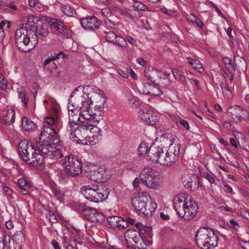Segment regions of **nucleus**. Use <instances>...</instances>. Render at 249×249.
<instances>
[{
    "label": "nucleus",
    "mask_w": 249,
    "mask_h": 249,
    "mask_svg": "<svg viewBox=\"0 0 249 249\" xmlns=\"http://www.w3.org/2000/svg\"><path fill=\"white\" fill-rule=\"evenodd\" d=\"M174 204L177 214L184 220L192 219L197 213V204L192 198H185L183 195L177 196Z\"/></svg>",
    "instance_id": "1"
},
{
    "label": "nucleus",
    "mask_w": 249,
    "mask_h": 249,
    "mask_svg": "<svg viewBox=\"0 0 249 249\" xmlns=\"http://www.w3.org/2000/svg\"><path fill=\"white\" fill-rule=\"evenodd\" d=\"M38 43V36L34 30L20 27L15 32V43L22 52L33 49Z\"/></svg>",
    "instance_id": "2"
},
{
    "label": "nucleus",
    "mask_w": 249,
    "mask_h": 249,
    "mask_svg": "<svg viewBox=\"0 0 249 249\" xmlns=\"http://www.w3.org/2000/svg\"><path fill=\"white\" fill-rule=\"evenodd\" d=\"M39 140L36 142L37 152L41 154L48 155L53 146L58 144L60 140L57 133L53 129L45 127L42 130L39 135Z\"/></svg>",
    "instance_id": "3"
},
{
    "label": "nucleus",
    "mask_w": 249,
    "mask_h": 249,
    "mask_svg": "<svg viewBox=\"0 0 249 249\" xmlns=\"http://www.w3.org/2000/svg\"><path fill=\"white\" fill-rule=\"evenodd\" d=\"M18 149L20 156L27 163L36 166L43 163V156L38 153L35 146L27 140H23L19 142Z\"/></svg>",
    "instance_id": "4"
},
{
    "label": "nucleus",
    "mask_w": 249,
    "mask_h": 249,
    "mask_svg": "<svg viewBox=\"0 0 249 249\" xmlns=\"http://www.w3.org/2000/svg\"><path fill=\"white\" fill-rule=\"evenodd\" d=\"M131 204L140 214L146 217L150 216L157 208L156 203L152 202L150 196L147 193H139L132 197Z\"/></svg>",
    "instance_id": "5"
},
{
    "label": "nucleus",
    "mask_w": 249,
    "mask_h": 249,
    "mask_svg": "<svg viewBox=\"0 0 249 249\" xmlns=\"http://www.w3.org/2000/svg\"><path fill=\"white\" fill-rule=\"evenodd\" d=\"M195 240L201 249H213L217 246L218 238L211 229L200 228L196 234Z\"/></svg>",
    "instance_id": "6"
},
{
    "label": "nucleus",
    "mask_w": 249,
    "mask_h": 249,
    "mask_svg": "<svg viewBox=\"0 0 249 249\" xmlns=\"http://www.w3.org/2000/svg\"><path fill=\"white\" fill-rule=\"evenodd\" d=\"M68 125L67 131L69 132L70 139L76 143L79 141L86 140L88 137H90L89 124L85 122L79 123L78 124Z\"/></svg>",
    "instance_id": "7"
},
{
    "label": "nucleus",
    "mask_w": 249,
    "mask_h": 249,
    "mask_svg": "<svg viewBox=\"0 0 249 249\" xmlns=\"http://www.w3.org/2000/svg\"><path fill=\"white\" fill-rule=\"evenodd\" d=\"M139 178L142 182L147 187L156 189L160 186L161 180L158 173L151 167L142 169Z\"/></svg>",
    "instance_id": "8"
},
{
    "label": "nucleus",
    "mask_w": 249,
    "mask_h": 249,
    "mask_svg": "<svg viewBox=\"0 0 249 249\" xmlns=\"http://www.w3.org/2000/svg\"><path fill=\"white\" fill-rule=\"evenodd\" d=\"M81 192L85 198L92 202H99L106 200L109 194V189H93L88 186L81 188Z\"/></svg>",
    "instance_id": "9"
},
{
    "label": "nucleus",
    "mask_w": 249,
    "mask_h": 249,
    "mask_svg": "<svg viewBox=\"0 0 249 249\" xmlns=\"http://www.w3.org/2000/svg\"><path fill=\"white\" fill-rule=\"evenodd\" d=\"M62 165L71 177H76L82 173V163L74 156L70 155L66 156Z\"/></svg>",
    "instance_id": "10"
},
{
    "label": "nucleus",
    "mask_w": 249,
    "mask_h": 249,
    "mask_svg": "<svg viewBox=\"0 0 249 249\" xmlns=\"http://www.w3.org/2000/svg\"><path fill=\"white\" fill-rule=\"evenodd\" d=\"M170 145L165 154H163V159L161 160L160 164L164 166H171L178 160L180 153V144L172 142V139L169 140Z\"/></svg>",
    "instance_id": "11"
},
{
    "label": "nucleus",
    "mask_w": 249,
    "mask_h": 249,
    "mask_svg": "<svg viewBox=\"0 0 249 249\" xmlns=\"http://www.w3.org/2000/svg\"><path fill=\"white\" fill-rule=\"evenodd\" d=\"M87 176L94 181L104 182L109 178V170L104 166H95L87 172Z\"/></svg>",
    "instance_id": "12"
},
{
    "label": "nucleus",
    "mask_w": 249,
    "mask_h": 249,
    "mask_svg": "<svg viewBox=\"0 0 249 249\" xmlns=\"http://www.w3.org/2000/svg\"><path fill=\"white\" fill-rule=\"evenodd\" d=\"M164 147L162 144H152L148 149V157L149 160L153 162L159 163L163 159L164 152L166 149L163 150Z\"/></svg>",
    "instance_id": "13"
},
{
    "label": "nucleus",
    "mask_w": 249,
    "mask_h": 249,
    "mask_svg": "<svg viewBox=\"0 0 249 249\" xmlns=\"http://www.w3.org/2000/svg\"><path fill=\"white\" fill-rule=\"evenodd\" d=\"M89 107L86 106L82 109H81L80 112V115L81 117V123H83V122H85L88 123L89 124L93 123H99L100 120L102 119V116L101 114L99 115H97L96 113H91L92 111H90L89 109ZM101 114V112H99Z\"/></svg>",
    "instance_id": "14"
},
{
    "label": "nucleus",
    "mask_w": 249,
    "mask_h": 249,
    "mask_svg": "<svg viewBox=\"0 0 249 249\" xmlns=\"http://www.w3.org/2000/svg\"><path fill=\"white\" fill-rule=\"evenodd\" d=\"M228 112L236 123L241 122L243 117L249 115V112L246 109L239 106H230L228 108Z\"/></svg>",
    "instance_id": "15"
},
{
    "label": "nucleus",
    "mask_w": 249,
    "mask_h": 249,
    "mask_svg": "<svg viewBox=\"0 0 249 249\" xmlns=\"http://www.w3.org/2000/svg\"><path fill=\"white\" fill-rule=\"evenodd\" d=\"M182 182L184 186L191 191L197 189L200 186L199 178L194 174H185L182 178Z\"/></svg>",
    "instance_id": "16"
},
{
    "label": "nucleus",
    "mask_w": 249,
    "mask_h": 249,
    "mask_svg": "<svg viewBox=\"0 0 249 249\" xmlns=\"http://www.w3.org/2000/svg\"><path fill=\"white\" fill-rule=\"evenodd\" d=\"M69 100L70 104L72 103L76 108H78L80 110L86 106H89L92 104L91 99L89 98L88 95H86V96L78 94L71 95Z\"/></svg>",
    "instance_id": "17"
},
{
    "label": "nucleus",
    "mask_w": 249,
    "mask_h": 249,
    "mask_svg": "<svg viewBox=\"0 0 249 249\" xmlns=\"http://www.w3.org/2000/svg\"><path fill=\"white\" fill-rule=\"evenodd\" d=\"M80 22L83 28L91 31L98 30L101 25V21L94 16L82 18Z\"/></svg>",
    "instance_id": "18"
},
{
    "label": "nucleus",
    "mask_w": 249,
    "mask_h": 249,
    "mask_svg": "<svg viewBox=\"0 0 249 249\" xmlns=\"http://www.w3.org/2000/svg\"><path fill=\"white\" fill-rule=\"evenodd\" d=\"M79 211L83 213V216L87 219L94 222L97 220L96 214L97 211L95 208L86 206L83 203H80L78 206Z\"/></svg>",
    "instance_id": "19"
},
{
    "label": "nucleus",
    "mask_w": 249,
    "mask_h": 249,
    "mask_svg": "<svg viewBox=\"0 0 249 249\" xmlns=\"http://www.w3.org/2000/svg\"><path fill=\"white\" fill-rule=\"evenodd\" d=\"M44 122L46 125H44L42 130H43L45 127H48L53 129L55 133H57V131L59 130L60 120L58 117H56L55 118L50 116L47 117L44 119Z\"/></svg>",
    "instance_id": "20"
},
{
    "label": "nucleus",
    "mask_w": 249,
    "mask_h": 249,
    "mask_svg": "<svg viewBox=\"0 0 249 249\" xmlns=\"http://www.w3.org/2000/svg\"><path fill=\"white\" fill-rule=\"evenodd\" d=\"M143 92L147 95L160 96L161 91L158 86L149 82H145L143 85Z\"/></svg>",
    "instance_id": "21"
},
{
    "label": "nucleus",
    "mask_w": 249,
    "mask_h": 249,
    "mask_svg": "<svg viewBox=\"0 0 249 249\" xmlns=\"http://www.w3.org/2000/svg\"><path fill=\"white\" fill-rule=\"evenodd\" d=\"M18 183L21 193L24 195L29 194L31 186L24 178L18 179Z\"/></svg>",
    "instance_id": "22"
},
{
    "label": "nucleus",
    "mask_w": 249,
    "mask_h": 249,
    "mask_svg": "<svg viewBox=\"0 0 249 249\" xmlns=\"http://www.w3.org/2000/svg\"><path fill=\"white\" fill-rule=\"evenodd\" d=\"M22 126L23 129L28 132L33 131L36 127L35 123L26 117L22 118Z\"/></svg>",
    "instance_id": "23"
},
{
    "label": "nucleus",
    "mask_w": 249,
    "mask_h": 249,
    "mask_svg": "<svg viewBox=\"0 0 249 249\" xmlns=\"http://www.w3.org/2000/svg\"><path fill=\"white\" fill-rule=\"evenodd\" d=\"M80 110L74 112H69V124L74 126L73 124H78L81 123V117L80 115Z\"/></svg>",
    "instance_id": "24"
},
{
    "label": "nucleus",
    "mask_w": 249,
    "mask_h": 249,
    "mask_svg": "<svg viewBox=\"0 0 249 249\" xmlns=\"http://www.w3.org/2000/svg\"><path fill=\"white\" fill-rule=\"evenodd\" d=\"M15 119V111L14 109H8L3 115V121L6 124H12Z\"/></svg>",
    "instance_id": "25"
},
{
    "label": "nucleus",
    "mask_w": 249,
    "mask_h": 249,
    "mask_svg": "<svg viewBox=\"0 0 249 249\" xmlns=\"http://www.w3.org/2000/svg\"><path fill=\"white\" fill-rule=\"evenodd\" d=\"M49 23L52 27L57 29L59 33H63L64 29V25L63 22L59 19L56 18H51Z\"/></svg>",
    "instance_id": "26"
},
{
    "label": "nucleus",
    "mask_w": 249,
    "mask_h": 249,
    "mask_svg": "<svg viewBox=\"0 0 249 249\" xmlns=\"http://www.w3.org/2000/svg\"><path fill=\"white\" fill-rule=\"evenodd\" d=\"M187 60L194 69L196 70L199 72H202L204 69L202 64L199 61L191 57H187Z\"/></svg>",
    "instance_id": "27"
},
{
    "label": "nucleus",
    "mask_w": 249,
    "mask_h": 249,
    "mask_svg": "<svg viewBox=\"0 0 249 249\" xmlns=\"http://www.w3.org/2000/svg\"><path fill=\"white\" fill-rule=\"evenodd\" d=\"M152 112L151 110L147 108H142L139 112V117L147 124Z\"/></svg>",
    "instance_id": "28"
},
{
    "label": "nucleus",
    "mask_w": 249,
    "mask_h": 249,
    "mask_svg": "<svg viewBox=\"0 0 249 249\" xmlns=\"http://www.w3.org/2000/svg\"><path fill=\"white\" fill-rule=\"evenodd\" d=\"M53 150L50 151V153L48 156L51 157V158L54 159L55 160L60 159L63 156L62 149L56 148L54 145L53 146Z\"/></svg>",
    "instance_id": "29"
},
{
    "label": "nucleus",
    "mask_w": 249,
    "mask_h": 249,
    "mask_svg": "<svg viewBox=\"0 0 249 249\" xmlns=\"http://www.w3.org/2000/svg\"><path fill=\"white\" fill-rule=\"evenodd\" d=\"M36 18V20L37 21V17H35L34 16H29L28 18L27 21L26 23L22 24V26L21 27L26 28L27 29H32L33 30V29L35 27L36 22L35 21V19Z\"/></svg>",
    "instance_id": "30"
},
{
    "label": "nucleus",
    "mask_w": 249,
    "mask_h": 249,
    "mask_svg": "<svg viewBox=\"0 0 249 249\" xmlns=\"http://www.w3.org/2000/svg\"><path fill=\"white\" fill-rule=\"evenodd\" d=\"M176 120L177 124L180 128L187 130L189 129V124L187 121L183 119L180 117H177Z\"/></svg>",
    "instance_id": "31"
},
{
    "label": "nucleus",
    "mask_w": 249,
    "mask_h": 249,
    "mask_svg": "<svg viewBox=\"0 0 249 249\" xmlns=\"http://www.w3.org/2000/svg\"><path fill=\"white\" fill-rule=\"evenodd\" d=\"M172 74L174 78L181 83L184 84L186 81L185 77L182 74V72L178 69H173Z\"/></svg>",
    "instance_id": "32"
},
{
    "label": "nucleus",
    "mask_w": 249,
    "mask_h": 249,
    "mask_svg": "<svg viewBox=\"0 0 249 249\" xmlns=\"http://www.w3.org/2000/svg\"><path fill=\"white\" fill-rule=\"evenodd\" d=\"M186 18L188 21L196 23L200 28H202L203 25V22L193 14H187Z\"/></svg>",
    "instance_id": "33"
},
{
    "label": "nucleus",
    "mask_w": 249,
    "mask_h": 249,
    "mask_svg": "<svg viewBox=\"0 0 249 249\" xmlns=\"http://www.w3.org/2000/svg\"><path fill=\"white\" fill-rule=\"evenodd\" d=\"M69 176H70V175L68 174V172H67L65 169H64V170L60 171L57 174L58 180L59 182L61 183H66L68 180Z\"/></svg>",
    "instance_id": "34"
},
{
    "label": "nucleus",
    "mask_w": 249,
    "mask_h": 249,
    "mask_svg": "<svg viewBox=\"0 0 249 249\" xmlns=\"http://www.w3.org/2000/svg\"><path fill=\"white\" fill-rule=\"evenodd\" d=\"M61 10L68 16H72L75 13V9L68 4L62 5Z\"/></svg>",
    "instance_id": "35"
},
{
    "label": "nucleus",
    "mask_w": 249,
    "mask_h": 249,
    "mask_svg": "<svg viewBox=\"0 0 249 249\" xmlns=\"http://www.w3.org/2000/svg\"><path fill=\"white\" fill-rule=\"evenodd\" d=\"M24 239V235L21 231H16L13 236V240L16 244H21Z\"/></svg>",
    "instance_id": "36"
},
{
    "label": "nucleus",
    "mask_w": 249,
    "mask_h": 249,
    "mask_svg": "<svg viewBox=\"0 0 249 249\" xmlns=\"http://www.w3.org/2000/svg\"><path fill=\"white\" fill-rule=\"evenodd\" d=\"M113 43L123 48H126L127 46L126 39L124 37L118 36H117Z\"/></svg>",
    "instance_id": "37"
},
{
    "label": "nucleus",
    "mask_w": 249,
    "mask_h": 249,
    "mask_svg": "<svg viewBox=\"0 0 249 249\" xmlns=\"http://www.w3.org/2000/svg\"><path fill=\"white\" fill-rule=\"evenodd\" d=\"M148 149L146 143L142 142L141 143L138 148L139 154L141 156L146 154H148Z\"/></svg>",
    "instance_id": "38"
},
{
    "label": "nucleus",
    "mask_w": 249,
    "mask_h": 249,
    "mask_svg": "<svg viewBox=\"0 0 249 249\" xmlns=\"http://www.w3.org/2000/svg\"><path fill=\"white\" fill-rule=\"evenodd\" d=\"M106 37L107 41L113 43L117 35L113 31H106Z\"/></svg>",
    "instance_id": "39"
},
{
    "label": "nucleus",
    "mask_w": 249,
    "mask_h": 249,
    "mask_svg": "<svg viewBox=\"0 0 249 249\" xmlns=\"http://www.w3.org/2000/svg\"><path fill=\"white\" fill-rule=\"evenodd\" d=\"M121 217L118 216H112L107 218V220L110 226L113 227H117Z\"/></svg>",
    "instance_id": "40"
},
{
    "label": "nucleus",
    "mask_w": 249,
    "mask_h": 249,
    "mask_svg": "<svg viewBox=\"0 0 249 249\" xmlns=\"http://www.w3.org/2000/svg\"><path fill=\"white\" fill-rule=\"evenodd\" d=\"M133 6L136 9L139 11H145L148 10L147 7L140 1H135Z\"/></svg>",
    "instance_id": "41"
},
{
    "label": "nucleus",
    "mask_w": 249,
    "mask_h": 249,
    "mask_svg": "<svg viewBox=\"0 0 249 249\" xmlns=\"http://www.w3.org/2000/svg\"><path fill=\"white\" fill-rule=\"evenodd\" d=\"M140 232H141L136 230H128L126 232L125 236L128 239L132 240L138 234H139Z\"/></svg>",
    "instance_id": "42"
},
{
    "label": "nucleus",
    "mask_w": 249,
    "mask_h": 249,
    "mask_svg": "<svg viewBox=\"0 0 249 249\" xmlns=\"http://www.w3.org/2000/svg\"><path fill=\"white\" fill-rule=\"evenodd\" d=\"M18 97L23 103L24 106L26 107L28 103V100L26 98V91L24 90L18 91Z\"/></svg>",
    "instance_id": "43"
},
{
    "label": "nucleus",
    "mask_w": 249,
    "mask_h": 249,
    "mask_svg": "<svg viewBox=\"0 0 249 249\" xmlns=\"http://www.w3.org/2000/svg\"><path fill=\"white\" fill-rule=\"evenodd\" d=\"M98 123H93L88 125L89 126V135L91 134L95 135L98 131H99V127L96 124Z\"/></svg>",
    "instance_id": "44"
},
{
    "label": "nucleus",
    "mask_w": 249,
    "mask_h": 249,
    "mask_svg": "<svg viewBox=\"0 0 249 249\" xmlns=\"http://www.w3.org/2000/svg\"><path fill=\"white\" fill-rule=\"evenodd\" d=\"M53 192L59 200H61L63 199L65 194L64 191L55 188L53 190Z\"/></svg>",
    "instance_id": "45"
},
{
    "label": "nucleus",
    "mask_w": 249,
    "mask_h": 249,
    "mask_svg": "<svg viewBox=\"0 0 249 249\" xmlns=\"http://www.w3.org/2000/svg\"><path fill=\"white\" fill-rule=\"evenodd\" d=\"M7 82L2 74H0V89L4 90L7 88Z\"/></svg>",
    "instance_id": "46"
},
{
    "label": "nucleus",
    "mask_w": 249,
    "mask_h": 249,
    "mask_svg": "<svg viewBox=\"0 0 249 249\" xmlns=\"http://www.w3.org/2000/svg\"><path fill=\"white\" fill-rule=\"evenodd\" d=\"M127 227L128 224L126 222V220H124L123 218L121 217V219L119 220V222L117 225V227H118L120 230H124Z\"/></svg>",
    "instance_id": "47"
},
{
    "label": "nucleus",
    "mask_w": 249,
    "mask_h": 249,
    "mask_svg": "<svg viewBox=\"0 0 249 249\" xmlns=\"http://www.w3.org/2000/svg\"><path fill=\"white\" fill-rule=\"evenodd\" d=\"M158 117L156 115H154L153 113L152 112L150 115V118L147 121V124L151 125H155L156 122H158Z\"/></svg>",
    "instance_id": "48"
},
{
    "label": "nucleus",
    "mask_w": 249,
    "mask_h": 249,
    "mask_svg": "<svg viewBox=\"0 0 249 249\" xmlns=\"http://www.w3.org/2000/svg\"><path fill=\"white\" fill-rule=\"evenodd\" d=\"M159 84H160L161 87H166L170 84V80L166 76H165L162 79L160 78Z\"/></svg>",
    "instance_id": "49"
},
{
    "label": "nucleus",
    "mask_w": 249,
    "mask_h": 249,
    "mask_svg": "<svg viewBox=\"0 0 249 249\" xmlns=\"http://www.w3.org/2000/svg\"><path fill=\"white\" fill-rule=\"evenodd\" d=\"M142 241V242H140L136 245H133V248L134 249H147L146 245L145 244L143 239Z\"/></svg>",
    "instance_id": "50"
},
{
    "label": "nucleus",
    "mask_w": 249,
    "mask_h": 249,
    "mask_svg": "<svg viewBox=\"0 0 249 249\" xmlns=\"http://www.w3.org/2000/svg\"><path fill=\"white\" fill-rule=\"evenodd\" d=\"M142 234H143V233L141 232L139 233V234H138L137 236H136L135 237L132 239V240L135 243L134 245L137 244V243H139L140 242H142V240L143 239Z\"/></svg>",
    "instance_id": "51"
},
{
    "label": "nucleus",
    "mask_w": 249,
    "mask_h": 249,
    "mask_svg": "<svg viewBox=\"0 0 249 249\" xmlns=\"http://www.w3.org/2000/svg\"><path fill=\"white\" fill-rule=\"evenodd\" d=\"M225 68L230 74H235V68L233 63H231L230 64L227 65L225 66Z\"/></svg>",
    "instance_id": "52"
},
{
    "label": "nucleus",
    "mask_w": 249,
    "mask_h": 249,
    "mask_svg": "<svg viewBox=\"0 0 249 249\" xmlns=\"http://www.w3.org/2000/svg\"><path fill=\"white\" fill-rule=\"evenodd\" d=\"M140 178H136L134 179V180L132 182V185L134 187V188L136 191H139L140 190V187L139 186V183H140Z\"/></svg>",
    "instance_id": "53"
},
{
    "label": "nucleus",
    "mask_w": 249,
    "mask_h": 249,
    "mask_svg": "<svg viewBox=\"0 0 249 249\" xmlns=\"http://www.w3.org/2000/svg\"><path fill=\"white\" fill-rule=\"evenodd\" d=\"M102 14L105 17H107L111 15V12L108 8H103L101 10Z\"/></svg>",
    "instance_id": "54"
},
{
    "label": "nucleus",
    "mask_w": 249,
    "mask_h": 249,
    "mask_svg": "<svg viewBox=\"0 0 249 249\" xmlns=\"http://www.w3.org/2000/svg\"><path fill=\"white\" fill-rule=\"evenodd\" d=\"M3 192L6 195L11 196L13 194V190L6 186H2Z\"/></svg>",
    "instance_id": "55"
},
{
    "label": "nucleus",
    "mask_w": 249,
    "mask_h": 249,
    "mask_svg": "<svg viewBox=\"0 0 249 249\" xmlns=\"http://www.w3.org/2000/svg\"><path fill=\"white\" fill-rule=\"evenodd\" d=\"M118 73L123 77L127 78L129 76V72L127 71H123L120 69L118 70Z\"/></svg>",
    "instance_id": "56"
},
{
    "label": "nucleus",
    "mask_w": 249,
    "mask_h": 249,
    "mask_svg": "<svg viewBox=\"0 0 249 249\" xmlns=\"http://www.w3.org/2000/svg\"><path fill=\"white\" fill-rule=\"evenodd\" d=\"M126 39L127 41L133 46H136L137 41L136 40L133 38L131 36L127 35L125 36Z\"/></svg>",
    "instance_id": "57"
},
{
    "label": "nucleus",
    "mask_w": 249,
    "mask_h": 249,
    "mask_svg": "<svg viewBox=\"0 0 249 249\" xmlns=\"http://www.w3.org/2000/svg\"><path fill=\"white\" fill-rule=\"evenodd\" d=\"M68 109L69 112H74L76 111H78V110H80L78 108H76L75 107L74 105L72 103H70V102H68Z\"/></svg>",
    "instance_id": "58"
},
{
    "label": "nucleus",
    "mask_w": 249,
    "mask_h": 249,
    "mask_svg": "<svg viewBox=\"0 0 249 249\" xmlns=\"http://www.w3.org/2000/svg\"><path fill=\"white\" fill-rule=\"evenodd\" d=\"M240 213L242 216L249 220V210L243 209L241 210Z\"/></svg>",
    "instance_id": "59"
},
{
    "label": "nucleus",
    "mask_w": 249,
    "mask_h": 249,
    "mask_svg": "<svg viewBox=\"0 0 249 249\" xmlns=\"http://www.w3.org/2000/svg\"><path fill=\"white\" fill-rule=\"evenodd\" d=\"M58 58L57 56H53L51 58H48L44 61V66L45 67L49 64L51 61H53Z\"/></svg>",
    "instance_id": "60"
},
{
    "label": "nucleus",
    "mask_w": 249,
    "mask_h": 249,
    "mask_svg": "<svg viewBox=\"0 0 249 249\" xmlns=\"http://www.w3.org/2000/svg\"><path fill=\"white\" fill-rule=\"evenodd\" d=\"M230 226L231 228H233L235 229H236L237 228L239 227V225L237 222L234 221L233 219L230 220Z\"/></svg>",
    "instance_id": "61"
},
{
    "label": "nucleus",
    "mask_w": 249,
    "mask_h": 249,
    "mask_svg": "<svg viewBox=\"0 0 249 249\" xmlns=\"http://www.w3.org/2000/svg\"><path fill=\"white\" fill-rule=\"evenodd\" d=\"M222 61L225 65V66L227 65L230 64L232 63V60L231 58L228 57H225L223 58Z\"/></svg>",
    "instance_id": "62"
},
{
    "label": "nucleus",
    "mask_w": 249,
    "mask_h": 249,
    "mask_svg": "<svg viewBox=\"0 0 249 249\" xmlns=\"http://www.w3.org/2000/svg\"><path fill=\"white\" fill-rule=\"evenodd\" d=\"M160 11L162 13H164L168 15H171L174 13V12L172 10H169L166 8H161Z\"/></svg>",
    "instance_id": "63"
},
{
    "label": "nucleus",
    "mask_w": 249,
    "mask_h": 249,
    "mask_svg": "<svg viewBox=\"0 0 249 249\" xmlns=\"http://www.w3.org/2000/svg\"><path fill=\"white\" fill-rule=\"evenodd\" d=\"M205 178L209 181L210 183L212 184L214 183V179L211 175L209 174H207L206 175H205Z\"/></svg>",
    "instance_id": "64"
}]
</instances>
